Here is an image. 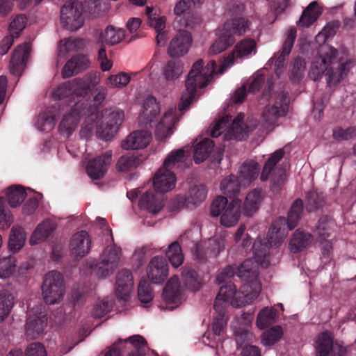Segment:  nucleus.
<instances>
[{
    "mask_svg": "<svg viewBox=\"0 0 356 356\" xmlns=\"http://www.w3.org/2000/svg\"><path fill=\"white\" fill-rule=\"evenodd\" d=\"M54 95L59 99L69 98L70 100H72L75 97H83L78 79L76 78L60 84L55 91Z\"/></svg>",
    "mask_w": 356,
    "mask_h": 356,
    "instance_id": "obj_27",
    "label": "nucleus"
},
{
    "mask_svg": "<svg viewBox=\"0 0 356 356\" xmlns=\"http://www.w3.org/2000/svg\"><path fill=\"white\" fill-rule=\"evenodd\" d=\"M56 228V224H38L30 237L29 243L35 245L41 243L50 236Z\"/></svg>",
    "mask_w": 356,
    "mask_h": 356,
    "instance_id": "obj_40",
    "label": "nucleus"
},
{
    "mask_svg": "<svg viewBox=\"0 0 356 356\" xmlns=\"http://www.w3.org/2000/svg\"><path fill=\"white\" fill-rule=\"evenodd\" d=\"M356 136V127H350L346 129L337 127L333 131V137L338 140H347Z\"/></svg>",
    "mask_w": 356,
    "mask_h": 356,
    "instance_id": "obj_64",
    "label": "nucleus"
},
{
    "mask_svg": "<svg viewBox=\"0 0 356 356\" xmlns=\"http://www.w3.org/2000/svg\"><path fill=\"white\" fill-rule=\"evenodd\" d=\"M177 118L172 108L167 111L156 126L155 136L158 140H163L170 134Z\"/></svg>",
    "mask_w": 356,
    "mask_h": 356,
    "instance_id": "obj_24",
    "label": "nucleus"
},
{
    "mask_svg": "<svg viewBox=\"0 0 356 356\" xmlns=\"http://www.w3.org/2000/svg\"><path fill=\"white\" fill-rule=\"evenodd\" d=\"M316 1L311 2L304 10L299 19L298 24L301 26L309 27L317 20L321 13L317 8Z\"/></svg>",
    "mask_w": 356,
    "mask_h": 356,
    "instance_id": "obj_41",
    "label": "nucleus"
},
{
    "mask_svg": "<svg viewBox=\"0 0 356 356\" xmlns=\"http://www.w3.org/2000/svg\"><path fill=\"white\" fill-rule=\"evenodd\" d=\"M202 59L197 60L192 66L186 80L185 90L182 92L179 104L181 112L186 111L193 102L197 92V88L206 87L216 72V63L211 60L204 67Z\"/></svg>",
    "mask_w": 356,
    "mask_h": 356,
    "instance_id": "obj_3",
    "label": "nucleus"
},
{
    "mask_svg": "<svg viewBox=\"0 0 356 356\" xmlns=\"http://www.w3.org/2000/svg\"><path fill=\"white\" fill-rule=\"evenodd\" d=\"M159 193L152 190L143 193L138 200L139 208L149 214H157L164 206L163 195Z\"/></svg>",
    "mask_w": 356,
    "mask_h": 356,
    "instance_id": "obj_18",
    "label": "nucleus"
},
{
    "mask_svg": "<svg viewBox=\"0 0 356 356\" xmlns=\"http://www.w3.org/2000/svg\"><path fill=\"white\" fill-rule=\"evenodd\" d=\"M142 162L143 159L140 156L135 153H128L120 157L116 168L120 172H127L136 169Z\"/></svg>",
    "mask_w": 356,
    "mask_h": 356,
    "instance_id": "obj_36",
    "label": "nucleus"
},
{
    "mask_svg": "<svg viewBox=\"0 0 356 356\" xmlns=\"http://www.w3.org/2000/svg\"><path fill=\"white\" fill-rule=\"evenodd\" d=\"M151 134L147 131H135L131 133L122 143L125 149H138L146 147L150 143Z\"/></svg>",
    "mask_w": 356,
    "mask_h": 356,
    "instance_id": "obj_25",
    "label": "nucleus"
},
{
    "mask_svg": "<svg viewBox=\"0 0 356 356\" xmlns=\"http://www.w3.org/2000/svg\"><path fill=\"white\" fill-rule=\"evenodd\" d=\"M64 278L56 270L47 273L43 279L42 294L44 302L48 305H55L60 302L65 294Z\"/></svg>",
    "mask_w": 356,
    "mask_h": 356,
    "instance_id": "obj_7",
    "label": "nucleus"
},
{
    "mask_svg": "<svg viewBox=\"0 0 356 356\" xmlns=\"http://www.w3.org/2000/svg\"><path fill=\"white\" fill-rule=\"evenodd\" d=\"M70 252L74 258L80 259L88 254L91 249V238L86 231L74 234L70 241Z\"/></svg>",
    "mask_w": 356,
    "mask_h": 356,
    "instance_id": "obj_15",
    "label": "nucleus"
},
{
    "mask_svg": "<svg viewBox=\"0 0 356 356\" xmlns=\"http://www.w3.org/2000/svg\"><path fill=\"white\" fill-rule=\"evenodd\" d=\"M134 280L132 273L127 269L120 270L116 277L115 293L118 298L122 300H127L132 290Z\"/></svg>",
    "mask_w": 356,
    "mask_h": 356,
    "instance_id": "obj_21",
    "label": "nucleus"
},
{
    "mask_svg": "<svg viewBox=\"0 0 356 356\" xmlns=\"http://www.w3.org/2000/svg\"><path fill=\"white\" fill-rule=\"evenodd\" d=\"M184 156V149H179L172 151L165 159L163 167L158 170L153 179V186L156 193H165L175 187L177 178L171 169L181 162Z\"/></svg>",
    "mask_w": 356,
    "mask_h": 356,
    "instance_id": "obj_5",
    "label": "nucleus"
},
{
    "mask_svg": "<svg viewBox=\"0 0 356 356\" xmlns=\"http://www.w3.org/2000/svg\"><path fill=\"white\" fill-rule=\"evenodd\" d=\"M214 147L213 141L204 138L194 148L193 158L195 163L199 164L208 158Z\"/></svg>",
    "mask_w": 356,
    "mask_h": 356,
    "instance_id": "obj_38",
    "label": "nucleus"
},
{
    "mask_svg": "<svg viewBox=\"0 0 356 356\" xmlns=\"http://www.w3.org/2000/svg\"><path fill=\"white\" fill-rule=\"evenodd\" d=\"M236 42L234 37L225 33L223 31L221 35L215 40L209 49V54L216 55L226 50Z\"/></svg>",
    "mask_w": 356,
    "mask_h": 356,
    "instance_id": "obj_42",
    "label": "nucleus"
},
{
    "mask_svg": "<svg viewBox=\"0 0 356 356\" xmlns=\"http://www.w3.org/2000/svg\"><path fill=\"white\" fill-rule=\"evenodd\" d=\"M259 169V163L253 160L244 162L240 168L238 177L243 183V186H248L254 181L258 176Z\"/></svg>",
    "mask_w": 356,
    "mask_h": 356,
    "instance_id": "obj_31",
    "label": "nucleus"
},
{
    "mask_svg": "<svg viewBox=\"0 0 356 356\" xmlns=\"http://www.w3.org/2000/svg\"><path fill=\"white\" fill-rule=\"evenodd\" d=\"M130 81V76L128 74L122 72L117 74L110 75L107 78L106 83L110 88H122L125 87Z\"/></svg>",
    "mask_w": 356,
    "mask_h": 356,
    "instance_id": "obj_55",
    "label": "nucleus"
},
{
    "mask_svg": "<svg viewBox=\"0 0 356 356\" xmlns=\"http://www.w3.org/2000/svg\"><path fill=\"white\" fill-rule=\"evenodd\" d=\"M339 28V22L338 21H333L328 23L316 35V40L318 42L323 40V42H325L326 40L332 38L336 34Z\"/></svg>",
    "mask_w": 356,
    "mask_h": 356,
    "instance_id": "obj_61",
    "label": "nucleus"
},
{
    "mask_svg": "<svg viewBox=\"0 0 356 356\" xmlns=\"http://www.w3.org/2000/svg\"><path fill=\"white\" fill-rule=\"evenodd\" d=\"M89 66L90 62L86 56L82 54L74 56L63 67L62 76L63 78L71 77L86 70Z\"/></svg>",
    "mask_w": 356,
    "mask_h": 356,
    "instance_id": "obj_23",
    "label": "nucleus"
},
{
    "mask_svg": "<svg viewBox=\"0 0 356 356\" xmlns=\"http://www.w3.org/2000/svg\"><path fill=\"white\" fill-rule=\"evenodd\" d=\"M324 200L323 193L312 191L307 195V209L312 211L318 209L323 206Z\"/></svg>",
    "mask_w": 356,
    "mask_h": 356,
    "instance_id": "obj_57",
    "label": "nucleus"
},
{
    "mask_svg": "<svg viewBox=\"0 0 356 356\" xmlns=\"http://www.w3.org/2000/svg\"><path fill=\"white\" fill-rule=\"evenodd\" d=\"M106 111V117L104 122H102L97 127V135L106 140H109L118 131L124 119V112L120 109H115L108 114Z\"/></svg>",
    "mask_w": 356,
    "mask_h": 356,
    "instance_id": "obj_11",
    "label": "nucleus"
},
{
    "mask_svg": "<svg viewBox=\"0 0 356 356\" xmlns=\"http://www.w3.org/2000/svg\"><path fill=\"white\" fill-rule=\"evenodd\" d=\"M314 232L321 238V247L323 255L329 257L332 250V241L326 239L330 236L329 224H318Z\"/></svg>",
    "mask_w": 356,
    "mask_h": 356,
    "instance_id": "obj_39",
    "label": "nucleus"
},
{
    "mask_svg": "<svg viewBox=\"0 0 356 356\" xmlns=\"http://www.w3.org/2000/svg\"><path fill=\"white\" fill-rule=\"evenodd\" d=\"M26 234L19 226H14L10 234L8 241L9 250L13 253L18 252L24 245Z\"/></svg>",
    "mask_w": 356,
    "mask_h": 356,
    "instance_id": "obj_37",
    "label": "nucleus"
},
{
    "mask_svg": "<svg viewBox=\"0 0 356 356\" xmlns=\"http://www.w3.org/2000/svg\"><path fill=\"white\" fill-rule=\"evenodd\" d=\"M14 306V298L7 290L0 291V323L10 313Z\"/></svg>",
    "mask_w": 356,
    "mask_h": 356,
    "instance_id": "obj_47",
    "label": "nucleus"
},
{
    "mask_svg": "<svg viewBox=\"0 0 356 356\" xmlns=\"http://www.w3.org/2000/svg\"><path fill=\"white\" fill-rule=\"evenodd\" d=\"M305 70V60L300 57L295 58L291 64V71L290 75L291 80L294 83L298 82L302 77Z\"/></svg>",
    "mask_w": 356,
    "mask_h": 356,
    "instance_id": "obj_58",
    "label": "nucleus"
},
{
    "mask_svg": "<svg viewBox=\"0 0 356 356\" xmlns=\"http://www.w3.org/2000/svg\"><path fill=\"white\" fill-rule=\"evenodd\" d=\"M227 203V197L221 195L218 196L211 205V215L213 217L221 216L226 209Z\"/></svg>",
    "mask_w": 356,
    "mask_h": 356,
    "instance_id": "obj_62",
    "label": "nucleus"
},
{
    "mask_svg": "<svg viewBox=\"0 0 356 356\" xmlns=\"http://www.w3.org/2000/svg\"><path fill=\"white\" fill-rule=\"evenodd\" d=\"M15 262L13 257L0 259V279H6L14 273L16 268Z\"/></svg>",
    "mask_w": 356,
    "mask_h": 356,
    "instance_id": "obj_52",
    "label": "nucleus"
},
{
    "mask_svg": "<svg viewBox=\"0 0 356 356\" xmlns=\"http://www.w3.org/2000/svg\"><path fill=\"white\" fill-rule=\"evenodd\" d=\"M165 255L174 268L180 266L184 260L182 249L177 241H175L168 245Z\"/></svg>",
    "mask_w": 356,
    "mask_h": 356,
    "instance_id": "obj_43",
    "label": "nucleus"
},
{
    "mask_svg": "<svg viewBox=\"0 0 356 356\" xmlns=\"http://www.w3.org/2000/svg\"><path fill=\"white\" fill-rule=\"evenodd\" d=\"M243 183L238 176L231 175L225 178L220 183V190L222 193L229 198L236 199Z\"/></svg>",
    "mask_w": 356,
    "mask_h": 356,
    "instance_id": "obj_35",
    "label": "nucleus"
},
{
    "mask_svg": "<svg viewBox=\"0 0 356 356\" xmlns=\"http://www.w3.org/2000/svg\"><path fill=\"white\" fill-rule=\"evenodd\" d=\"M168 273V265L164 257L156 256L151 259L148 265L147 277L152 283L163 282Z\"/></svg>",
    "mask_w": 356,
    "mask_h": 356,
    "instance_id": "obj_20",
    "label": "nucleus"
},
{
    "mask_svg": "<svg viewBox=\"0 0 356 356\" xmlns=\"http://www.w3.org/2000/svg\"><path fill=\"white\" fill-rule=\"evenodd\" d=\"M106 232L110 236L111 245H108L103 250L100 262L97 263L95 259H88L84 261L80 268L82 275H88L95 273L99 277L104 278L112 274L119 265L122 248L114 243V239L111 229L106 226Z\"/></svg>",
    "mask_w": 356,
    "mask_h": 356,
    "instance_id": "obj_4",
    "label": "nucleus"
},
{
    "mask_svg": "<svg viewBox=\"0 0 356 356\" xmlns=\"http://www.w3.org/2000/svg\"><path fill=\"white\" fill-rule=\"evenodd\" d=\"M83 4L76 0L65 3L60 9V24L70 31H76L84 24Z\"/></svg>",
    "mask_w": 356,
    "mask_h": 356,
    "instance_id": "obj_8",
    "label": "nucleus"
},
{
    "mask_svg": "<svg viewBox=\"0 0 356 356\" xmlns=\"http://www.w3.org/2000/svg\"><path fill=\"white\" fill-rule=\"evenodd\" d=\"M112 152L106 151L92 159L88 161L86 165V172L93 180H99L106 174L111 163Z\"/></svg>",
    "mask_w": 356,
    "mask_h": 356,
    "instance_id": "obj_14",
    "label": "nucleus"
},
{
    "mask_svg": "<svg viewBox=\"0 0 356 356\" xmlns=\"http://www.w3.org/2000/svg\"><path fill=\"white\" fill-rule=\"evenodd\" d=\"M81 91L85 97L91 90V86L97 85L100 81L99 73L91 72L86 74L83 78H77Z\"/></svg>",
    "mask_w": 356,
    "mask_h": 356,
    "instance_id": "obj_49",
    "label": "nucleus"
},
{
    "mask_svg": "<svg viewBox=\"0 0 356 356\" xmlns=\"http://www.w3.org/2000/svg\"><path fill=\"white\" fill-rule=\"evenodd\" d=\"M191 7L190 3L184 0H181L174 8V13L176 15L180 16L181 14H184L183 17H181L179 20L181 27L192 29L194 27V24L199 20L193 14H191L190 13H184L185 11Z\"/></svg>",
    "mask_w": 356,
    "mask_h": 356,
    "instance_id": "obj_30",
    "label": "nucleus"
},
{
    "mask_svg": "<svg viewBox=\"0 0 356 356\" xmlns=\"http://www.w3.org/2000/svg\"><path fill=\"white\" fill-rule=\"evenodd\" d=\"M277 317V313L273 308L264 307L258 314L257 317V327L263 330L273 323Z\"/></svg>",
    "mask_w": 356,
    "mask_h": 356,
    "instance_id": "obj_50",
    "label": "nucleus"
},
{
    "mask_svg": "<svg viewBox=\"0 0 356 356\" xmlns=\"http://www.w3.org/2000/svg\"><path fill=\"white\" fill-rule=\"evenodd\" d=\"M183 63L180 60H170L163 67V74L168 81H174L183 72Z\"/></svg>",
    "mask_w": 356,
    "mask_h": 356,
    "instance_id": "obj_46",
    "label": "nucleus"
},
{
    "mask_svg": "<svg viewBox=\"0 0 356 356\" xmlns=\"http://www.w3.org/2000/svg\"><path fill=\"white\" fill-rule=\"evenodd\" d=\"M182 281L189 290L197 291L200 287V279L195 270L189 268L184 267L181 273Z\"/></svg>",
    "mask_w": 356,
    "mask_h": 356,
    "instance_id": "obj_45",
    "label": "nucleus"
},
{
    "mask_svg": "<svg viewBox=\"0 0 356 356\" xmlns=\"http://www.w3.org/2000/svg\"><path fill=\"white\" fill-rule=\"evenodd\" d=\"M138 297L139 300L143 303H148L153 299L152 289L145 279L141 280L139 282Z\"/></svg>",
    "mask_w": 356,
    "mask_h": 356,
    "instance_id": "obj_60",
    "label": "nucleus"
},
{
    "mask_svg": "<svg viewBox=\"0 0 356 356\" xmlns=\"http://www.w3.org/2000/svg\"><path fill=\"white\" fill-rule=\"evenodd\" d=\"M47 325V317L42 306L28 305L26 322V334L31 339H36L42 334Z\"/></svg>",
    "mask_w": 356,
    "mask_h": 356,
    "instance_id": "obj_9",
    "label": "nucleus"
},
{
    "mask_svg": "<svg viewBox=\"0 0 356 356\" xmlns=\"http://www.w3.org/2000/svg\"><path fill=\"white\" fill-rule=\"evenodd\" d=\"M251 22L243 17H235L227 21L223 25V31L232 36H242L250 29Z\"/></svg>",
    "mask_w": 356,
    "mask_h": 356,
    "instance_id": "obj_26",
    "label": "nucleus"
},
{
    "mask_svg": "<svg viewBox=\"0 0 356 356\" xmlns=\"http://www.w3.org/2000/svg\"><path fill=\"white\" fill-rule=\"evenodd\" d=\"M241 214V200L233 199L229 204L227 203L220 222H238Z\"/></svg>",
    "mask_w": 356,
    "mask_h": 356,
    "instance_id": "obj_34",
    "label": "nucleus"
},
{
    "mask_svg": "<svg viewBox=\"0 0 356 356\" xmlns=\"http://www.w3.org/2000/svg\"><path fill=\"white\" fill-rule=\"evenodd\" d=\"M284 154V149H279L270 154L265 162L260 176L261 181L270 179V188L275 193L281 191L286 178V170L278 165Z\"/></svg>",
    "mask_w": 356,
    "mask_h": 356,
    "instance_id": "obj_6",
    "label": "nucleus"
},
{
    "mask_svg": "<svg viewBox=\"0 0 356 356\" xmlns=\"http://www.w3.org/2000/svg\"><path fill=\"white\" fill-rule=\"evenodd\" d=\"M257 44L254 40L251 38L242 40L235 45L232 52L225 58L218 73H223L226 69L231 67L234 63L235 60L247 58L252 52L255 54Z\"/></svg>",
    "mask_w": 356,
    "mask_h": 356,
    "instance_id": "obj_12",
    "label": "nucleus"
},
{
    "mask_svg": "<svg viewBox=\"0 0 356 356\" xmlns=\"http://www.w3.org/2000/svg\"><path fill=\"white\" fill-rule=\"evenodd\" d=\"M264 199L262 191L256 188L250 191L244 202L243 214L246 217H252L258 211Z\"/></svg>",
    "mask_w": 356,
    "mask_h": 356,
    "instance_id": "obj_29",
    "label": "nucleus"
},
{
    "mask_svg": "<svg viewBox=\"0 0 356 356\" xmlns=\"http://www.w3.org/2000/svg\"><path fill=\"white\" fill-rule=\"evenodd\" d=\"M125 36L124 31L119 29H115L114 27L109 26L106 28L104 38L105 43L114 45L121 42Z\"/></svg>",
    "mask_w": 356,
    "mask_h": 356,
    "instance_id": "obj_51",
    "label": "nucleus"
},
{
    "mask_svg": "<svg viewBox=\"0 0 356 356\" xmlns=\"http://www.w3.org/2000/svg\"><path fill=\"white\" fill-rule=\"evenodd\" d=\"M143 116L147 120V123H152L156 120L159 113V106L155 97L148 96L143 104Z\"/></svg>",
    "mask_w": 356,
    "mask_h": 356,
    "instance_id": "obj_44",
    "label": "nucleus"
},
{
    "mask_svg": "<svg viewBox=\"0 0 356 356\" xmlns=\"http://www.w3.org/2000/svg\"><path fill=\"white\" fill-rule=\"evenodd\" d=\"M296 38V29L291 28L288 31L287 37L282 45V51L275 55L272 62L274 61L275 73L286 66V59L289 55Z\"/></svg>",
    "mask_w": 356,
    "mask_h": 356,
    "instance_id": "obj_22",
    "label": "nucleus"
},
{
    "mask_svg": "<svg viewBox=\"0 0 356 356\" xmlns=\"http://www.w3.org/2000/svg\"><path fill=\"white\" fill-rule=\"evenodd\" d=\"M315 350L317 356H344L346 353V348L337 343L334 344L333 339L327 332L317 337Z\"/></svg>",
    "mask_w": 356,
    "mask_h": 356,
    "instance_id": "obj_13",
    "label": "nucleus"
},
{
    "mask_svg": "<svg viewBox=\"0 0 356 356\" xmlns=\"http://www.w3.org/2000/svg\"><path fill=\"white\" fill-rule=\"evenodd\" d=\"M163 298L167 303H179L182 298L179 277L177 275L172 277L166 283L163 292Z\"/></svg>",
    "mask_w": 356,
    "mask_h": 356,
    "instance_id": "obj_28",
    "label": "nucleus"
},
{
    "mask_svg": "<svg viewBox=\"0 0 356 356\" xmlns=\"http://www.w3.org/2000/svg\"><path fill=\"white\" fill-rule=\"evenodd\" d=\"M207 187L200 184L191 187L184 198L186 202V209H194L197 205L202 203L207 196Z\"/></svg>",
    "mask_w": 356,
    "mask_h": 356,
    "instance_id": "obj_32",
    "label": "nucleus"
},
{
    "mask_svg": "<svg viewBox=\"0 0 356 356\" xmlns=\"http://www.w3.org/2000/svg\"><path fill=\"white\" fill-rule=\"evenodd\" d=\"M337 50L330 46L325 45L321 47L319 56L314 58L309 72V77L314 81L321 78L325 73L327 84L331 86L339 83L350 69V61L338 63L337 67L330 66L334 63L337 58Z\"/></svg>",
    "mask_w": 356,
    "mask_h": 356,
    "instance_id": "obj_2",
    "label": "nucleus"
},
{
    "mask_svg": "<svg viewBox=\"0 0 356 356\" xmlns=\"http://www.w3.org/2000/svg\"><path fill=\"white\" fill-rule=\"evenodd\" d=\"M8 202L11 207L19 206L26 197V193L22 186H10L6 192Z\"/></svg>",
    "mask_w": 356,
    "mask_h": 356,
    "instance_id": "obj_48",
    "label": "nucleus"
},
{
    "mask_svg": "<svg viewBox=\"0 0 356 356\" xmlns=\"http://www.w3.org/2000/svg\"><path fill=\"white\" fill-rule=\"evenodd\" d=\"M81 106L78 100L71 108L70 111L63 117L58 125V131L61 135L67 138L70 137L77 127L80 118L87 117L86 114L81 113Z\"/></svg>",
    "mask_w": 356,
    "mask_h": 356,
    "instance_id": "obj_16",
    "label": "nucleus"
},
{
    "mask_svg": "<svg viewBox=\"0 0 356 356\" xmlns=\"http://www.w3.org/2000/svg\"><path fill=\"white\" fill-rule=\"evenodd\" d=\"M26 19L24 15H17L9 25L10 34L17 38L25 27Z\"/></svg>",
    "mask_w": 356,
    "mask_h": 356,
    "instance_id": "obj_63",
    "label": "nucleus"
},
{
    "mask_svg": "<svg viewBox=\"0 0 356 356\" xmlns=\"http://www.w3.org/2000/svg\"><path fill=\"white\" fill-rule=\"evenodd\" d=\"M312 239L313 236L309 233L297 229L290 240L289 250L293 253L300 252L307 246Z\"/></svg>",
    "mask_w": 356,
    "mask_h": 356,
    "instance_id": "obj_33",
    "label": "nucleus"
},
{
    "mask_svg": "<svg viewBox=\"0 0 356 356\" xmlns=\"http://www.w3.org/2000/svg\"><path fill=\"white\" fill-rule=\"evenodd\" d=\"M296 224H272L269 228L266 241L259 240L253 245L254 259L244 261L238 268L237 276L246 282L240 290L232 282L220 287L213 303L216 316L211 324V332H206L202 337L203 343L213 348H218L221 341L220 336L227 322V307L231 304L233 307H240L252 302L259 295L261 285L258 280V269L255 264L266 268L269 264V248H278L286 238L288 231L295 228Z\"/></svg>",
    "mask_w": 356,
    "mask_h": 356,
    "instance_id": "obj_1",
    "label": "nucleus"
},
{
    "mask_svg": "<svg viewBox=\"0 0 356 356\" xmlns=\"http://www.w3.org/2000/svg\"><path fill=\"white\" fill-rule=\"evenodd\" d=\"M304 211V204L301 199H297L288 211L286 222H298L302 218Z\"/></svg>",
    "mask_w": 356,
    "mask_h": 356,
    "instance_id": "obj_54",
    "label": "nucleus"
},
{
    "mask_svg": "<svg viewBox=\"0 0 356 356\" xmlns=\"http://www.w3.org/2000/svg\"><path fill=\"white\" fill-rule=\"evenodd\" d=\"M288 93L281 92L277 95L275 103L264 107L261 120L267 127H274L280 118L284 117L289 111Z\"/></svg>",
    "mask_w": 356,
    "mask_h": 356,
    "instance_id": "obj_10",
    "label": "nucleus"
},
{
    "mask_svg": "<svg viewBox=\"0 0 356 356\" xmlns=\"http://www.w3.org/2000/svg\"><path fill=\"white\" fill-rule=\"evenodd\" d=\"M108 90L106 87L99 86L95 90V95L92 99L93 104L89 102H80L81 105V113L87 115L88 120H94L98 117V108L103 104L107 95Z\"/></svg>",
    "mask_w": 356,
    "mask_h": 356,
    "instance_id": "obj_19",
    "label": "nucleus"
},
{
    "mask_svg": "<svg viewBox=\"0 0 356 356\" xmlns=\"http://www.w3.org/2000/svg\"><path fill=\"white\" fill-rule=\"evenodd\" d=\"M282 334V329L280 326L273 327L263 333L262 343L265 346L273 345L281 338Z\"/></svg>",
    "mask_w": 356,
    "mask_h": 356,
    "instance_id": "obj_56",
    "label": "nucleus"
},
{
    "mask_svg": "<svg viewBox=\"0 0 356 356\" xmlns=\"http://www.w3.org/2000/svg\"><path fill=\"white\" fill-rule=\"evenodd\" d=\"M244 118V114L240 113L237 115V116L233 120L230 127L229 128L228 131L224 135V138L225 140H229L232 138H236V134L238 132H241L243 129V120Z\"/></svg>",
    "mask_w": 356,
    "mask_h": 356,
    "instance_id": "obj_59",
    "label": "nucleus"
},
{
    "mask_svg": "<svg viewBox=\"0 0 356 356\" xmlns=\"http://www.w3.org/2000/svg\"><path fill=\"white\" fill-rule=\"evenodd\" d=\"M112 307L113 302L109 298L99 300L94 305L92 315L94 318H100L109 312Z\"/></svg>",
    "mask_w": 356,
    "mask_h": 356,
    "instance_id": "obj_53",
    "label": "nucleus"
},
{
    "mask_svg": "<svg viewBox=\"0 0 356 356\" xmlns=\"http://www.w3.org/2000/svg\"><path fill=\"white\" fill-rule=\"evenodd\" d=\"M192 44V35L187 31H180L170 41L168 54L172 58H178L185 55Z\"/></svg>",
    "mask_w": 356,
    "mask_h": 356,
    "instance_id": "obj_17",
    "label": "nucleus"
}]
</instances>
